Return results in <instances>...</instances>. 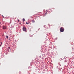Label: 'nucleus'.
<instances>
[{"mask_svg": "<svg viewBox=\"0 0 74 74\" xmlns=\"http://www.w3.org/2000/svg\"><path fill=\"white\" fill-rule=\"evenodd\" d=\"M64 30V28L63 27H61L60 29V31L61 32H63Z\"/></svg>", "mask_w": 74, "mask_h": 74, "instance_id": "f257e3e1", "label": "nucleus"}, {"mask_svg": "<svg viewBox=\"0 0 74 74\" xmlns=\"http://www.w3.org/2000/svg\"><path fill=\"white\" fill-rule=\"evenodd\" d=\"M23 30L24 32H26V28L25 27H23Z\"/></svg>", "mask_w": 74, "mask_h": 74, "instance_id": "f03ea898", "label": "nucleus"}, {"mask_svg": "<svg viewBox=\"0 0 74 74\" xmlns=\"http://www.w3.org/2000/svg\"><path fill=\"white\" fill-rule=\"evenodd\" d=\"M7 29V27L5 26H3V29Z\"/></svg>", "mask_w": 74, "mask_h": 74, "instance_id": "7ed1b4c3", "label": "nucleus"}, {"mask_svg": "<svg viewBox=\"0 0 74 74\" xmlns=\"http://www.w3.org/2000/svg\"><path fill=\"white\" fill-rule=\"evenodd\" d=\"M31 22H32V23H34V22H35V21L34 20H33L31 21Z\"/></svg>", "mask_w": 74, "mask_h": 74, "instance_id": "20e7f679", "label": "nucleus"}, {"mask_svg": "<svg viewBox=\"0 0 74 74\" xmlns=\"http://www.w3.org/2000/svg\"><path fill=\"white\" fill-rule=\"evenodd\" d=\"M70 67H71V68H72V69H73L74 68V66L72 65H71Z\"/></svg>", "mask_w": 74, "mask_h": 74, "instance_id": "39448f33", "label": "nucleus"}, {"mask_svg": "<svg viewBox=\"0 0 74 74\" xmlns=\"http://www.w3.org/2000/svg\"><path fill=\"white\" fill-rule=\"evenodd\" d=\"M23 21V22H24L25 21V19L24 18H23L22 19Z\"/></svg>", "mask_w": 74, "mask_h": 74, "instance_id": "423d86ee", "label": "nucleus"}, {"mask_svg": "<svg viewBox=\"0 0 74 74\" xmlns=\"http://www.w3.org/2000/svg\"><path fill=\"white\" fill-rule=\"evenodd\" d=\"M26 24H27V25H28V24H29V22L27 23V22H26Z\"/></svg>", "mask_w": 74, "mask_h": 74, "instance_id": "0eeeda50", "label": "nucleus"}, {"mask_svg": "<svg viewBox=\"0 0 74 74\" xmlns=\"http://www.w3.org/2000/svg\"><path fill=\"white\" fill-rule=\"evenodd\" d=\"M6 38L7 39H8V36H6Z\"/></svg>", "mask_w": 74, "mask_h": 74, "instance_id": "6e6552de", "label": "nucleus"}, {"mask_svg": "<svg viewBox=\"0 0 74 74\" xmlns=\"http://www.w3.org/2000/svg\"><path fill=\"white\" fill-rule=\"evenodd\" d=\"M21 73V71H20L19 72V73H18V74H20V73Z\"/></svg>", "mask_w": 74, "mask_h": 74, "instance_id": "1a4fd4ad", "label": "nucleus"}, {"mask_svg": "<svg viewBox=\"0 0 74 74\" xmlns=\"http://www.w3.org/2000/svg\"><path fill=\"white\" fill-rule=\"evenodd\" d=\"M2 16L3 17V18L5 19V18H4V17L3 16V15H2Z\"/></svg>", "mask_w": 74, "mask_h": 74, "instance_id": "9d476101", "label": "nucleus"}, {"mask_svg": "<svg viewBox=\"0 0 74 74\" xmlns=\"http://www.w3.org/2000/svg\"><path fill=\"white\" fill-rule=\"evenodd\" d=\"M8 49H10V47H8Z\"/></svg>", "mask_w": 74, "mask_h": 74, "instance_id": "9b49d317", "label": "nucleus"}, {"mask_svg": "<svg viewBox=\"0 0 74 74\" xmlns=\"http://www.w3.org/2000/svg\"><path fill=\"white\" fill-rule=\"evenodd\" d=\"M19 24H20V25H21V23L20 22L19 23Z\"/></svg>", "mask_w": 74, "mask_h": 74, "instance_id": "f8f14e48", "label": "nucleus"}, {"mask_svg": "<svg viewBox=\"0 0 74 74\" xmlns=\"http://www.w3.org/2000/svg\"><path fill=\"white\" fill-rule=\"evenodd\" d=\"M18 22H19V20H18Z\"/></svg>", "mask_w": 74, "mask_h": 74, "instance_id": "ddd939ff", "label": "nucleus"}, {"mask_svg": "<svg viewBox=\"0 0 74 74\" xmlns=\"http://www.w3.org/2000/svg\"><path fill=\"white\" fill-rule=\"evenodd\" d=\"M2 44V42H1V44Z\"/></svg>", "mask_w": 74, "mask_h": 74, "instance_id": "4468645a", "label": "nucleus"}, {"mask_svg": "<svg viewBox=\"0 0 74 74\" xmlns=\"http://www.w3.org/2000/svg\"><path fill=\"white\" fill-rule=\"evenodd\" d=\"M1 45H0V47H1Z\"/></svg>", "mask_w": 74, "mask_h": 74, "instance_id": "2eb2a0df", "label": "nucleus"}, {"mask_svg": "<svg viewBox=\"0 0 74 74\" xmlns=\"http://www.w3.org/2000/svg\"><path fill=\"white\" fill-rule=\"evenodd\" d=\"M65 62H66V60H65Z\"/></svg>", "mask_w": 74, "mask_h": 74, "instance_id": "dca6fc26", "label": "nucleus"}, {"mask_svg": "<svg viewBox=\"0 0 74 74\" xmlns=\"http://www.w3.org/2000/svg\"><path fill=\"white\" fill-rule=\"evenodd\" d=\"M46 14H47V13H46Z\"/></svg>", "mask_w": 74, "mask_h": 74, "instance_id": "f3484780", "label": "nucleus"}, {"mask_svg": "<svg viewBox=\"0 0 74 74\" xmlns=\"http://www.w3.org/2000/svg\"><path fill=\"white\" fill-rule=\"evenodd\" d=\"M66 58V57H64V58Z\"/></svg>", "mask_w": 74, "mask_h": 74, "instance_id": "a211bd4d", "label": "nucleus"}]
</instances>
